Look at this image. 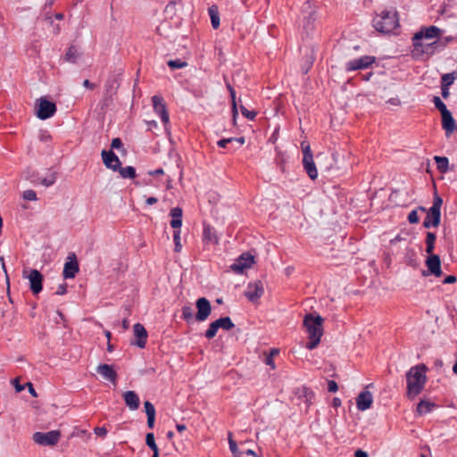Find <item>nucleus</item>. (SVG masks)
<instances>
[{"instance_id":"nucleus-16","label":"nucleus","mask_w":457,"mask_h":457,"mask_svg":"<svg viewBox=\"0 0 457 457\" xmlns=\"http://www.w3.org/2000/svg\"><path fill=\"white\" fill-rule=\"evenodd\" d=\"M264 289L261 281L249 283L245 291V297L250 302H256L263 295Z\"/></svg>"},{"instance_id":"nucleus-39","label":"nucleus","mask_w":457,"mask_h":457,"mask_svg":"<svg viewBox=\"0 0 457 457\" xmlns=\"http://www.w3.org/2000/svg\"><path fill=\"white\" fill-rule=\"evenodd\" d=\"M145 444L147 445V446L153 451V452H156V451H159L158 449V446L155 443V440H154V433H148L146 434V436H145Z\"/></svg>"},{"instance_id":"nucleus-2","label":"nucleus","mask_w":457,"mask_h":457,"mask_svg":"<svg viewBox=\"0 0 457 457\" xmlns=\"http://www.w3.org/2000/svg\"><path fill=\"white\" fill-rule=\"evenodd\" d=\"M303 326L308 333L309 342L306 344L308 350L315 349L323 335V318L320 315L309 313L303 319Z\"/></svg>"},{"instance_id":"nucleus-50","label":"nucleus","mask_w":457,"mask_h":457,"mask_svg":"<svg viewBox=\"0 0 457 457\" xmlns=\"http://www.w3.org/2000/svg\"><path fill=\"white\" fill-rule=\"evenodd\" d=\"M338 389L337 383L334 380H328V390L331 393H336Z\"/></svg>"},{"instance_id":"nucleus-49","label":"nucleus","mask_w":457,"mask_h":457,"mask_svg":"<svg viewBox=\"0 0 457 457\" xmlns=\"http://www.w3.org/2000/svg\"><path fill=\"white\" fill-rule=\"evenodd\" d=\"M122 145H123V144H122V141L120 138L115 137L112 140V144H111L112 148L120 149L122 147Z\"/></svg>"},{"instance_id":"nucleus-52","label":"nucleus","mask_w":457,"mask_h":457,"mask_svg":"<svg viewBox=\"0 0 457 457\" xmlns=\"http://www.w3.org/2000/svg\"><path fill=\"white\" fill-rule=\"evenodd\" d=\"M67 293V285L65 283H62L59 285L56 290V295H63Z\"/></svg>"},{"instance_id":"nucleus-57","label":"nucleus","mask_w":457,"mask_h":457,"mask_svg":"<svg viewBox=\"0 0 457 457\" xmlns=\"http://www.w3.org/2000/svg\"><path fill=\"white\" fill-rule=\"evenodd\" d=\"M355 457H369L368 453L362 450H357L354 453Z\"/></svg>"},{"instance_id":"nucleus-7","label":"nucleus","mask_w":457,"mask_h":457,"mask_svg":"<svg viewBox=\"0 0 457 457\" xmlns=\"http://www.w3.org/2000/svg\"><path fill=\"white\" fill-rule=\"evenodd\" d=\"M61 438L59 430H51L48 432H36L33 434V440L36 444L44 446H54Z\"/></svg>"},{"instance_id":"nucleus-63","label":"nucleus","mask_w":457,"mask_h":457,"mask_svg":"<svg viewBox=\"0 0 457 457\" xmlns=\"http://www.w3.org/2000/svg\"><path fill=\"white\" fill-rule=\"evenodd\" d=\"M279 353V350L277 349V348H273L270 351L269 353V356H271L272 358H274L276 355H278Z\"/></svg>"},{"instance_id":"nucleus-31","label":"nucleus","mask_w":457,"mask_h":457,"mask_svg":"<svg viewBox=\"0 0 457 457\" xmlns=\"http://www.w3.org/2000/svg\"><path fill=\"white\" fill-rule=\"evenodd\" d=\"M122 179H135L137 176L136 169L132 166L121 167L117 170Z\"/></svg>"},{"instance_id":"nucleus-64","label":"nucleus","mask_w":457,"mask_h":457,"mask_svg":"<svg viewBox=\"0 0 457 457\" xmlns=\"http://www.w3.org/2000/svg\"><path fill=\"white\" fill-rule=\"evenodd\" d=\"M147 125L149 129L157 128V122L155 120L147 121Z\"/></svg>"},{"instance_id":"nucleus-14","label":"nucleus","mask_w":457,"mask_h":457,"mask_svg":"<svg viewBox=\"0 0 457 457\" xmlns=\"http://www.w3.org/2000/svg\"><path fill=\"white\" fill-rule=\"evenodd\" d=\"M426 266L428 267V273L424 272V276L428 274H432L437 278L442 276L441 260L437 254L428 253L426 260Z\"/></svg>"},{"instance_id":"nucleus-5","label":"nucleus","mask_w":457,"mask_h":457,"mask_svg":"<svg viewBox=\"0 0 457 457\" xmlns=\"http://www.w3.org/2000/svg\"><path fill=\"white\" fill-rule=\"evenodd\" d=\"M303 150V166L309 178L312 180L318 178V170L313 161V154L308 143L301 144Z\"/></svg>"},{"instance_id":"nucleus-22","label":"nucleus","mask_w":457,"mask_h":457,"mask_svg":"<svg viewBox=\"0 0 457 457\" xmlns=\"http://www.w3.org/2000/svg\"><path fill=\"white\" fill-rule=\"evenodd\" d=\"M442 116V127L445 130L446 135L453 133L456 129L455 120L450 111L445 112Z\"/></svg>"},{"instance_id":"nucleus-58","label":"nucleus","mask_w":457,"mask_h":457,"mask_svg":"<svg viewBox=\"0 0 457 457\" xmlns=\"http://www.w3.org/2000/svg\"><path fill=\"white\" fill-rule=\"evenodd\" d=\"M83 86L88 89H93L95 87V85L91 83L88 79L84 80Z\"/></svg>"},{"instance_id":"nucleus-3","label":"nucleus","mask_w":457,"mask_h":457,"mask_svg":"<svg viewBox=\"0 0 457 457\" xmlns=\"http://www.w3.org/2000/svg\"><path fill=\"white\" fill-rule=\"evenodd\" d=\"M373 27L380 33L389 34L399 28L398 12L395 8L383 10L373 19Z\"/></svg>"},{"instance_id":"nucleus-27","label":"nucleus","mask_w":457,"mask_h":457,"mask_svg":"<svg viewBox=\"0 0 457 457\" xmlns=\"http://www.w3.org/2000/svg\"><path fill=\"white\" fill-rule=\"evenodd\" d=\"M208 14L211 19L212 26L214 29H217L220 27V12L219 8L216 4H212L208 8Z\"/></svg>"},{"instance_id":"nucleus-38","label":"nucleus","mask_w":457,"mask_h":457,"mask_svg":"<svg viewBox=\"0 0 457 457\" xmlns=\"http://www.w3.org/2000/svg\"><path fill=\"white\" fill-rule=\"evenodd\" d=\"M182 319L187 322H190L193 320V308L190 305H184L181 309Z\"/></svg>"},{"instance_id":"nucleus-13","label":"nucleus","mask_w":457,"mask_h":457,"mask_svg":"<svg viewBox=\"0 0 457 457\" xmlns=\"http://www.w3.org/2000/svg\"><path fill=\"white\" fill-rule=\"evenodd\" d=\"M152 102L155 113L160 116L161 120L163 122L165 126H167L169 124L170 118L166 108V104L162 97L159 96H154L152 97Z\"/></svg>"},{"instance_id":"nucleus-34","label":"nucleus","mask_w":457,"mask_h":457,"mask_svg":"<svg viewBox=\"0 0 457 457\" xmlns=\"http://www.w3.org/2000/svg\"><path fill=\"white\" fill-rule=\"evenodd\" d=\"M434 160L439 171L446 172L448 170L449 161L447 157L436 155L434 157Z\"/></svg>"},{"instance_id":"nucleus-26","label":"nucleus","mask_w":457,"mask_h":457,"mask_svg":"<svg viewBox=\"0 0 457 457\" xmlns=\"http://www.w3.org/2000/svg\"><path fill=\"white\" fill-rule=\"evenodd\" d=\"M436 407V403L428 400H421L417 405V413L425 415L431 412Z\"/></svg>"},{"instance_id":"nucleus-44","label":"nucleus","mask_w":457,"mask_h":457,"mask_svg":"<svg viewBox=\"0 0 457 457\" xmlns=\"http://www.w3.org/2000/svg\"><path fill=\"white\" fill-rule=\"evenodd\" d=\"M180 229H177V230H174L173 232V240H174V244H175V252H180L181 251V248H182V245L180 244Z\"/></svg>"},{"instance_id":"nucleus-18","label":"nucleus","mask_w":457,"mask_h":457,"mask_svg":"<svg viewBox=\"0 0 457 457\" xmlns=\"http://www.w3.org/2000/svg\"><path fill=\"white\" fill-rule=\"evenodd\" d=\"M133 333L136 337V341L132 344L141 349L145 348L148 337L147 331L145 328V327L140 323H136L133 326Z\"/></svg>"},{"instance_id":"nucleus-48","label":"nucleus","mask_w":457,"mask_h":457,"mask_svg":"<svg viewBox=\"0 0 457 457\" xmlns=\"http://www.w3.org/2000/svg\"><path fill=\"white\" fill-rule=\"evenodd\" d=\"M408 221L411 223V224H416L419 222V216H418V212L416 210H413L411 211L409 214H408Z\"/></svg>"},{"instance_id":"nucleus-40","label":"nucleus","mask_w":457,"mask_h":457,"mask_svg":"<svg viewBox=\"0 0 457 457\" xmlns=\"http://www.w3.org/2000/svg\"><path fill=\"white\" fill-rule=\"evenodd\" d=\"M218 327L216 325V322L215 320L212 321L210 325H209V328L208 329L205 331L204 333V336L207 339H212L213 338L216 334H217V331H218Z\"/></svg>"},{"instance_id":"nucleus-60","label":"nucleus","mask_w":457,"mask_h":457,"mask_svg":"<svg viewBox=\"0 0 457 457\" xmlns=\"http://www.w3.org/2000/svg\"><path fill=\"white\" fill-rule=\"evenodd\" d=\"M149 174L152 176L162 175V174H163V170L162 168H160V169L154 170L153 171H150Z\"/></svg>"},{"instance_id":"nucleus-28","label":"nucleus","mask_w":457,"mask_h":457,"mask_svg":"<svg viewBox=\"0 0 457 457\" xmlns=\"http://www.w3.org/2000/svg\"><path fill=\"white\" fill-rule=\"evenodd\" d=\"M54 4V0H46L44 6L42 7V16L44 21H46L50 25H53V16L51 13L52 6Z\"/></svg>"},{"instance_id":"nucleus-20","label":"nucleus","mask_w":457,"mask_h":457,"mask_svg":"<svg viewBox=\"0 0 457 457\" xmlns=\"http://www.w3.org/2000/svg\"><path fill=\"white\" fill-rule=\"evenodd\" d=\"M97 372L105 379L114 383L117 378V373L113 367L109 364H100L96 369Z\"/></svg>"},{"instance_id":"nucleus-1","label":"nucleus","mask_w":457,"mask_h":457,"mask_svg":"<svg viewBox=\"0 0 457 457\" xmlns=\"http://www.w3.org/2000/svg\"><path fill=\"white\" fill-rule=\"evenodd\" d=\"M427 367L419 364L411 367L406 373L407 395L411 398L416 397L423 390L427 382Z\"/></svg>"},{"instance_id":"nucleus-41","label":"nucleus","mask_w":457,"mask_h":457,"mask_svg":"<svg viewBox=\"0 0 457 457\" xmlns=\"http://www.w3.org/2000/svg\"><path fill=\"white\" fill-rule=\"evenodd\" d=\"M56 181V174L55 172H51L47 177L40 179V184L43 186L48 187L52 185H54Z\"/></svg>"},{"instance_id":"nucleus-17","label":"nucleus","mask_w":457,"mask_h":457,"mask_svg":"<svg viewBox=\"0 0 457 457\" xmlns=\"http://www.w3.org/2000/svg\"><path fill=\"white\" fill-rule=\"evenodd\" d=\"M101 155L106 168L112 171H117L120 169L121 162L119 157L112 150H103Z\"/></svg>"},{"instance_id":"nucleus-30","label":"nucleus","mask_w":457,"mask_h":457,"mask_svg":"<svg viewBox=\"0 0 457 457\" xmlns=\"http://www.w3.org/2000/svg\"><path fill=\"white\" fill-rule=\"evenodd\" d=\"M218 328H222L224 330H230L235 327V324L232 322L229 317H221L215 320Z\"/></svg>"},{"instance_id":"nucleus-11","label":"nucleus","mask_w":457,"mask_h":457,"mask_svg":"<svg viewBox=\"0 0 457 457\" xmlns=\"http://www.w3.org/2000/svg\"><path fill=\"white\" fill-rule=\"evenodd\" d=\"M25 272L23 271V277L29 279L30 290L34 295H37L42 291V274L37 270H30L28 275H25Z\"/></svg>"},{"instance_id":"nucleus-32","label":"nucleus","mask_w":457,"mask_h":457,"mask_svg":"<svg viewBox=\"0 0 457 457\" xmlns=\"http://www.w3.org/2000/svg\"><path fill=\"white\" fill-rule=\"evenodd\" d=\"M233 142H237L239 144V145H242L245 144V137H228V138H222V139H220L218 142H217V145L219 147H221V148H225L227 147V145L228 144H231Z\"/></svg>"},{"instance_id":"nucleus-4","label":"nucleus","mask_w":457,"mask_h":457,"mask_svg":"<svg viewBox=\"0 0 457 457\" xmlns=\"http://www.w3.org/2000/svg\"><path fill=\"white\" fill-rule=\"evenodd\" d=\"M443 200L440 197L434 199L432 206L427 211V216L423 221V227L429 228L437 227L441 220V205Z\"/></svg>"},{"instance_id":"nucleus-15","label":"nucleus","mask_w":457,"mask_h":457,"mask_svg":"<svg viewBox=\"0 0 457 457\" xmlns=\"http://www.w3.org/2000/svg\"><path fill=\"white\" fill-rule=\"evenodd\" d=\"M79 270L77 257L74 253L68 256L62 271V276L65 279L73 278Z\"/></svg>"},{"instance_id":"nucleus-6","label":"nucleus","mask_w":457,"mask_h":457,"mask_svg":"<svg viewBox=\"0 0 457 457\" xmlns=\"http://www.w3.org/2000/svg\"><path fill=\"white\" fill-rule=\"evenodd\" d=\"M441 35V29L436 26H429L427 28L421 29L420 31L414 34L412 37V45L414 50H419L420 47L422 46L420 40L423 38L432 39L436 38Z\"/></svg>"},{"instance_id":"nucleus-42","label":"nucleus","mask_w":457,"mask_h":457,"mask_svg":"<svg viewBox=\"0 0 457 457\" xmlns=\"http://www.w3.org/2000/svg\"><path fill=\"white\" fill-rule=\"evenodd\" d=\"M167 64L171 69H181L187 65V63L181 59L170 60Z\"/></svg>"},{"instance_id":"nucleus-62","label":"nucleus","mask_w":457,"mask_h":457,"mask_svg":"<svg viewBox=\"0 0 457 457\" xmlns=\"http://www.w3.org/2000/svg\"><path fill=\"white\" fill-rule=\"evenodd\" d=\"M244 452H245V455H253V456H254V457H260L259 455H257V454L255 453V452H254V451H253V450H251V449H245V448H244Z\"/></svg>"},{"instance_id":"nucleus-29","label":"nucleus","mask_w":457,"mask_h":457,"mask_svg":"<svg viewBox=\"0 0 457 457\" xmlns=\"http://www.w3.org/2000/svg\"><path fill=\"white\" fill-rule=\"evenodd\" d=\"M204 240L209 243L217 244L218 237L215 234V230L211 226H204L203 231Z\"/></svg>"},{"instance_id":"nucleus-33","label":"nucleus","mask_w":457,"mask_h":457,"mask_svg":"<svg viewBox=\"0 0 457 457\" xmlns=\"http://www.w3.org/2000/svg\"><path fill=\"white\" fill-rule=\"evenodd\" d=\"M436 239V236L433 232H427L426 235V252L428 253H433L435 249V242Z\"/></svg>"},{"instance_id":"nucleus-8","label":"nucleus","mask_w":457,"mask_h":457,"mask_svg":"<svg viewBox=\"0 0 457 457\" xmlns=\"http://www.w3.org/2000/svg\"><path fill=\"white\" fill-rule=\"evenodd\" d=\"M56 112V105L54 102L48 101L45 97L38 99L37 116L40 120H47Z\"/></svg>"},{"instance_id":"nucleus-35","label":"nucleus","mask_w":457,"mask_h":457,"mask_svg":"<svg viewBox=\"0 0 457 457\" xmlns=\"http://www.w3.org/2000/svg\"><path fill=\"white\" fill-rule=\"evenodd\" d=\"M79 54L77 47L75 46H71L66 51L64 60L68 62L75 63L78 60Z\"/></svg>"},{"instance_id":"nucleus-19","label":"nucleus","mask_w":457,"mask_h":457,"mask_svg":"<svg viewBox=\"0 0 457 457\" xmlns=\"http://www.w3.org/2000/svg\"><path fill=\"white\" fill-rule=\"evenodd\" d=\"M373 403L372 394L365 389L361 391L356 398V407L359 411H364L370 409Z\"/></svg>"},{"instance_id":"nucleus-43","label":"nucleus","mask_w":457,"mask_h":457,"mask_svg":"<svg viewBox=\"0 0 457 457\" xmlns=\"http://www.w3.org/2000/svg\"><path fill=\"white\" fill-rule=\"evenodd\" d=\"M433 103L436 108L441 112V114L449 111L439 96H434Z\"/></svg>"},{"instance_id":"nucleus-25","label":"nucleus","mask_w":457,"mask_h":457,"mask_svg":"<svg viewBox=\"0 0 457 457\" xmlns=\"http://www.w3.org/2000/svg\"><path fill=\"white\" fill-rule=\"evenodd\" d=\"M307 9H312L311 7V4L309 1H307L304 5H303V12H306ZM315 21V12L313 10H311L309 12V15L308 16H304L303 17V27L305 29H312L313 28V22Z\"/></svg>"},{"instance_id":"nucleus-21","label":"nucleus","mask_w":457,"mask_h":457,"mask_svg":"<svg viewBox=\"0 0 457 457\" xmlns=\"http://www.w3.org/2000/svg\"><path fill=\"white\" fill-rule=\"evenodd\" d=\"M123 399L129 410L136 411L138 409L140 400L138 395L134 391H126L123 394Z\"/></svg>"},{"instance_id":"nucleus-54","label":"nucleus","mask_w":457,"mask_h":457,"mask_svg":"<svg viewBox=\"0 0 457 457\" xmlns=\"http://www.w3.org/2000/svg\"><path fill=\"white\" fill-rule=\"evenodd\" d=\"M455 281H456V277L453 276V275H450V276H447L444 279V284H452V283H454Z\"/></svg>"},{"instance_id":"nucleus-59","label":"nucleus","mask_w":457,"mask_h":457,"mask_svg":"<svg viewBox=\"0 0 457 457\" xmlns=\"http://www.w3.org/2000/svg\"><path fill=\"white\" fill-rule=\"evenodd\" d=\"M341 400L338 398V397H335L333 400H332V405L333 407L335 408H337L341 405Z\"/></svg>"},{"instance_id":"nucleus-56","label":"nucleus","mask_w":457,"mask_h":457,"mask_svg":"<svg viewBox=\"0 0 457 457\" xmlns=\"http://www.w3.org/2000/svg\"><path fill=\"white\" fill-rule=\"evenodd\" d=\"M154 420H155V416H150V417H147V426L148 428H153L154 426Z\"/></svg>"},{"instance_id":"nucleus-51","label":"nucleus","mask_w":457,"mask_h":457,"mask_svg":"<svg viewBox=\"0 0 457 457\" xmlns=\"http://www.w3.org/2000/svg\"><path fill=\"white\" fill-rule=\"evenodd\" d=\"M95 434L98 436H104L107 434V429L104 427H97L95 428Z\"/></svg>"},{"instance_id":"nucleus-55","label":"nucleus","mask_w":457,"mask_h":457,"mask_svg":"<svg viewBox=\"0 0 457 457\" xmlns=\"http://www.w3.org/2000/svg\"><path fill=\"white\" fill-rule=\"evenodd\" d=\"M157 202H158V199L154 196L147 197L145 200V204L147 205H153V204H156Z\"/></svg>"},{"instance_id":"nucleus-24","label":"nucleus","mask_w":457,"mask_h":457,"mask_svg":"<svg viewBox=\"0 0 457 457\" xmlns=\"http://www.w3.org/2000/svg\"><path fill=\"white\" fill-rule=\"evenodd\" d=\"M228 441L229 450L232 453L234 457H244L245 456V452H244L245 442L240 443L241 449H239L237 442L232 438L231 433H228Z\"/></svg>"},{"instance_id":"nucleus-61","label":"nucleus","mask_w":457,"mask_h":457,"mask_svg":"<svg viewBox=\"0 0 457 457\" xmlns=\"http://www.w3.org/2000/svg\"><path fill=\"white\" fill-rule=\"evenodd\" d=\"M441 87H442V96L444 98L448 97V96H449V87H443V86H441Z\"/></svg>"},{"instance_id":"nucleus-45","label":"nucleus","mask_w":457,"mask_h":457,"mask_svg":"<svg viewBox=\"0 0 457 457\" xmlns=\"http://www.w3.org/2000/svg\"><path fill=\"white\" fill-rule=\"evenodd\" d=\"M240 110L242 114L250 120H253L256 117V112L254 111L247 110L244 105L240 106Z\"/></svg>"},{"instance_id":"nucleus-37","label":"nucleus","mask_w":457,"mask_h":457,"mask_svg":"<svg viewBox=\"0 0 457 457\" xmlns=\"http://www.w3.org/2000/svg\"><path fill=\"white\" fill-rule=\"evenodd\" d=\"M226 87H227V88H228V90L229 92V95H230L232 112H233V114L235 116L237 113V101H236V91L233 88V87L230 85V83H228V81H226Z\"/></svg>"},{"instance_id":"nucleus-12","label":"nucleus","mask_w":457,"mask_h":457,"mask_svg":"<svg viewBox=\"0 0 457 457\" xmlns=\"http://www.w3.org/2000/svg\"><path fill=\"white\" fill-rule=\"evenodd\" d=\"M195 306L197 309L195 320L201 322L206 320L212 312V306L209 300L205 297L198 298L196 300Z\"/></svg>"},{"instance_id":"nucleus-47","label":"nucleus","mask_w":457,"mask_h":457,"mask_svg":"<svg viewBox=\"0 0 457 457\" xmlns=\"http://www.w3.org/2000/svg\"><path fill=\"white\" fill-rule=\"evenodd\" d=\"M145 411L147 417L155 416V409L154 406L148 401L145 402Z\"/></svg>"},{"instance_id":"nucleus-53","label":"nucleus","mask_w":457,"mask_h":457,"mask_svg":"<svg viewBox=\"0 0 457 457\" xmlns=\"http://www.w3.org/2000/svg\"><path fill=\"white\" fill-rule=\"evenodd\" d=\"M264 362L266 365L270 366L272 370H275L276 365L274 362V358H272L271 356L266 355Z\"/></svg>"},{"instance_id":"nucleus-9","label":"nucleus","mask_w":457,"mask_h":457,"mask_svg":"<svg viewBox=\"0 0 457 457\" xmlns=\"http://www.w3.org/2000/svg\"><path fill=\"white\" fill-rule=\"evenodd\" d=\"M376 58L371 55H363L359 58L351 60L345 63V70L347 71H354L358 70H364L372 65Z\"/></svg>"},{"instance_id":"nucleus-23","label":"nucleus","mask_w":457,"mask_h":457,"mask_svg":"<svg viewBox=\"0 0 457 457\" xmlns=\"http://www.w3.org/2000/svg\"><path fill=\"white\" fill-rule=\"evenodd\" d=\"M182 209L180 207H174L170 211L171 217L170 227L175 230L180 229L182 226Z\"/></svg>"},{"instance_id":"nucleus-36","label":"nucleus","mask_w":457,"mask_h":457,"mask_svg":"<svg viewBox=\"0 0 457 457\" xmlns=\"http://www.w3.org/2000/svg\"><path fill=\"white\" fill-rule=\"evenodd\" d=\"M457 78L456 72L445 73L442 76L441 86L449 87Z\"/></svg>"},{"instance_id":"nucleus-46","label":"nucleus","mask_w":457,"mask_h":457,"mask_svg":"<svg viewBox=\"0 0 457 457\" xmlns=\"http://www.w3.org/2000/svg\"><path fill=\"white\" fill-rule=\"evenodd\" d=\"M23 199L27 201H36L37 200V194L32 189H28L23 192Z\"/></svg>"},{"instance_id":"nucleus-10","label":"nucleus","mask_w":457,"mask_h":457,"mask_svg":"<svg viewBox=\"0 0 457 457\" xmlns=\"http://www.w3.org/2000/svg\"><path fill=\"white\" fill-rule=\"evenodd\" d=\"M253 262V256L249 253H244L235 260L234 263L231 264L230 269L235 273L241 274L245 269L250 268Z\"/></svg>"}]
</instances>
